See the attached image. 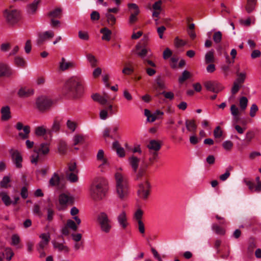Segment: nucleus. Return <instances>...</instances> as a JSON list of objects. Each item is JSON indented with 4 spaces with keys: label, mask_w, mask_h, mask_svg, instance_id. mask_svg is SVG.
I'll return each instance as SVG.
<instances>
[{
    "label": "nucleus",
    "mask_w": 261,
    "mask_h": 261,
    "mask_svg": "<svg viewBox=\"0 0 261 261\" xmlns=\"http://www.w3.org/2000/svg\"><path fill=\"white\" fill-rule=\"evenodd\" d=\"M185 124L187 129L191 132H195L197 129V125L194 120H186Z\"/></svg>",
    "instance_id": "24"
},
{
    "label": "nucleus",
    "mask_w": 261,
    "mask_h": 261,
    "mask_svg": "<svg viewBox=\"0 0 261 261\" xmlns=\"http://www.w3.org/2000/svg\"><path fill=\"white\" fill-rule=\"evenodd\" d=\"M66 226L73 231H76L77 229V226L75 222L71 219L67 221Z\"/></svg>",
    "instance_id": "47"
},
{
    "label": "nucleus",
    "mask_w": 261,
    "mask_h": 261,
    "mask_svg": "<svg viewBox=\"0 0 261 261\" xmlns=\"http://www.w3.org/2000/svg\"><path fill=\"white\" fill-rule=\"evenodd\" d=\"M105 16L107 18V21L110 26H113L116 21L115 16L110 13H106Z\"/></svg>",
    "instance_id": "34"
},
{
    "label": "nucleus",
    "mask_w": 261,
    "mask_h": 261,
    "mask_svg": "<svg viewBox=\"0 0 261 261\" xmlns=\"http://www.w3.org/2000/svg\"><path fill=\"white\" fill-rule=\"evenodd\" d=\"M40 3L39 0H35L33 2L30 4L27 8V12L29 14L34 13L38 8V5Z\"/></svg>",
    "instance_id": "28"
},
{
    "label": "nucleus",
    "mask_w": 261,
    "mask_h": 261,
    "mask_svg": "<svg viewBox=\"0 0 261 261\" xmlns=\"http://www.w3.org/2000/svg\"><path fill=\"white\" fill-rule=\"evenodd\" d=\"M90 18L92 21L98 20L100 18V14L96 11H93L90 14Z\"/></svg>",
    "instance_id": "60"
},
{
    "label": "nucleus",
    "mask_w": 261,
    "mask_h": 261,
    "mask_svg": "<svg viewBox=\"0 0 261 261\" xmlns=\"http://www.w3.org/2000/svg\"><path fill=\"white\" fill-rule=\"evenodd\" d=\"M107 189V181L102 178H97L90 186V196L94 201H100L105 197Z\"/></svg>",
    "instance_id": "1"
},
{
    "label": "nucleus",
    "mask_w": 261,
    "mask_h": 261,
    "mask_svg": "<svg viewBox=\"0 0 261 261\" xmlns=\"http://www.w3.org/2000/svg\"><path fill=\"white\" fill-rule=\"evenodd\" d=\"M155 82L158 85V87L161 89H164L166 88V86L164 82L162 80L160 76H158L155 79Z\"/></svg>",
    "instance_id": "45"
},
{
    "label": "nucleus",
    "mask_w": 261,
    "mask_h": 261,
    "mask_svg": "<svg viewBox=\"0 0 261 261\" xmlns=\"http://www.w3.org/2000/svg\"><path fill=\"white\" fill-rule=\"evenodd\" d=\"M76 64L74 62H66L65 59L62 58L60 63V68L61 70L64 71L70 68H74Z\"/></svg>",
    "instance_id": "19"
},
{
    "label": "nucleus",
    "mask_w": 261,
    "mask_h": 261,
    "mask_svg": "<svg viewBox=\"0 0 261 261\" xmlns=\"http://www.w3.org/2000/svg\"><path fill=\"white\" fill-rule=\"evenodd\" d=\"M128 161L129 165L132 168L133 171L135 172H136L138 168L139 163L140 162V159L136 156H132L129 158Z\"/></svg>",
    "instance_id": "21"
},
{
    "label": "nucleus",
    "mask_w": 261,
    "mask_h": 261,
    "mask_svg": "<svg viewBox=\"0 0 261 261\" xmlns=\"http://www.w3.org/2000/svg\"><path fill=\"white\" fill-rule=\"evenodd\" d=\"M53 245L54 247L58 249L59 251H63L65 253H68L70 251L69 248L67 246L64 245L62 243H59L54 241L53 242Z\"/></svg>",
    "instance_id": "27"
},
{
    "label": "nucleus",
    "mask_w": 261,
    "mask_h": 261,
    "mask_svg": "<svg viewBox=\"0 0 261 261\" xmlns=\"http://www.w3.org/2000/svg\"><path fill=\"white\" fill-rule=\"evenodd\" d=\"M117 220L120 227L123 229H126L129 224L127 221L126 214L124 211H122L118 215Z\"/></svg>",
    "instance_id": "12"
},
{
    "label": "nucleus",
    "mask_w": 261,
    "mask_h": 261,
    "mask_svg": "<svg viewBox=\"0 0 261 261\" xmlns=\"http://www.w3.org/2000/svg\"><path fill=\"white\" fill-rule=\"evenodd\" d=\"M258 110V109L257 106L255 103L252 104L250 110V116L251 117H254Z\"/></svg>",
    "instance_id": "51"
},
{
    "label": "nucleus",
    "mask_w": 261,
    "mask_h": 261,
    "mask_svg": "<svg viewBox=\"0 0 261 261\" xmlns=\"http://www.w3.org/2000/svg\"><path fill=\"white\" fill-rule=\"evenodd\" d=\"M20 242L19 237L17 234H13L12 236V243L14 246L17 245Z\"/></svg>",
    "instance_id": "64"
},
{
    "label": "nucleus",
    "mask_w": 261,
    "mask_h": 261,
    "mask_svg": "<svg viewBox=\"0 0 261 261\" xmlns=\"http://www.w3.org/2000/svg\"><path fill=\"white\" fill-rule=\"evenodd\" d=\"M241 85L238 84L237 82H234L233 86L231 89V93L232 94H236L240 90Z\"/></svg>",
    "instance_id": "59"
},
{
    "label": "nucleus",
    "mask_w": 261,
    "mask_h": 261,
    "mask_svg": "<svg viewBox=\"0 0 261 261\" xmlns=\"http://www.w3.org/2000/svg\"><path fill=\"white\" fill-rule=\"evenodd\" d=\"M100 33L102 34V36L101 37L102 40L108 41L110 40L111 35L112 34V32L110 30L107 28H104L100 30Z\"/></svg>",
    "instance_id": "26"
},
{
    "label": "nucleus",
    "mask_w": 261,
    "mask_h": 261,
    "mask_svg": "<svg viewBox=\"0 0 261 261\" xmlns=\"http://www.w3.org/2000/svg\"><path fill=\"white\" fill-rule=\"evenodd\" d=\"M10 182V177L5 176L3 177V179L0 182L1 186L2 188H7L9 187L8 184Z\"/></svg>",
    "instance_id": "48"
},
{
    "label": "nucleus",
    "mask_w": 261,
    "mask_h": 261,
    "mask_svg": "<svg viewBox=\"0 0 261 261\" xmlns=\"http://www.w3.org/2000/svg\"><path fill=\"white\" fill-rule=\"evenodd\" d=\"M190 77V73L187 70H184L181 76L178 78V82L180 84L183 83L186 80Z\"/></svg>",
    "instance_id": "41"
},
{
    "label": "nucleus",
    "mask_w": 261,
    "mask_h": 261,
    "mask_svg": "<svg viewBox=\"0 0 261 261\" xmlns=\"http://www.w3.org/2000/svg\"><path fill=\"white\" fill-rule=\"evenodd\" d=\"M160 94L163 95L166 98L170 100H172L174 98V93L172 92H166L164 91Z\"/></svg>",
    "instance_id": "63"
},
{
    "label": "nucleus",
    "mask_w": 261,
    "mask_h": 261,
    "mask_svg": "<svg viewBox=\"0 0 261 261\" xmlns=\"http://www.w3.org/2000/svg\"><path fill=\"white\" fill-rule=\"evenodd\" d=\"M62 9L57 8L50 12H49L47 16L50 19L60 18L62 16Z\"/></svg>",
    "instance_id": "20"
},
{
    "label": "nucleus",
    "mask_w": 261,
    "mask_h": 261,
    "mask_svg": "<svg viewBox=\"0 0 261 261\" xmlns=\"http://www.w3.org/2000/svg\"><path fill=\"white\" fill-rule=\"evenodd\" d=\"M143 212L141 209H138L134 214V218L138 222L139 221H142Z\"/></svg>",
    "instance_id": "49"
},
{
    "label": "nucleus",
    "mask_w": 261,
    "mask_h": 261,
    "mask_svg": "<svg viewBox=\"0 0 261 261\" xmlns=\"http://www.w3.org/2000/svg\"><path fill=\"white\" fill-rule=\"evenodd\" d=\"M174 44L176 47H180L184 46L186 44V42L183 40L176 37L174 39Z\"/></svg>",
    "instance_id": "55"
},
{
    "label": "nucleus",
    "mask_w": 261,
    "mask_h": 261,
    "mask_svg": "<svg viewBox=\"0 0 261 261\" xmlns=\"http://www.w3.org/2000/svg\"><path fill=\"white\" fill-rule=\"evenodd\" d=\"M59 201L61 205H72L74 202L73 198L65 193H62L59 195Z\"/></svg>",
    "instance_id": "13"
},
{
    "label": "nucleus",
    "mask_w": 261,
    "mask_h": 261,
    "mask_svg": "<svg viewBox=\"0 0 261 261\" xmlns=\"http://www.w3.org/2000/svg\"><path fill=\"white\" fill-rule=\"evenodd\" d=\"M84 140V137L82 135H75L73 138V144L76 145L82 142Z\"/></svg>",
    "instance_id": "61"
},
{
    "label": "nucleus",
    "mask_w": 261,
    "mask_h": 261,
    "mask_svg": "<svg viewBox=\"0 0 261 261\" xmlns=\"http://www.w3.org/2000/svg\"><path fill=\"white\" fill-rule=\"evenodd\" d=\"M237 78L236 79L235 82H237L238 84L242 85L245 82L246 79V73L245 72H241L237 73Z\"/></svg>",
    "instance_id": "40"
},
{
    "label": "nucleus",
    "mask_w": 261,
    "mask_h": 261,
    "mask_svg": "<svg viewBox=\"0 0 261 261\" xmlns=\"http://www.w3.org/2000/svg\"><path fill=\"white\" fill-rule=\"evenodd\" d=\"M1 119L3 121H7L11 117L10 109L9 106H5L1 109Z\"/></svg>",
    "instance_id": "22"
},
{
    "label": "nucleus",
    "mask_w": 261,
    "mask_h": 261,
    "mask_svg": "<svg viewBox=\"0 0 261 261\" xmlns=\"http://www.w3.org/2000/svg\"><path fill=\"white\" fill-rule=\"evenodd\" d=\"M33 94V90L27 88H21L18 92V95L21 97H28L32 95Z\"/></svg>",
    "instance_id": "23"
},
{
    "label": "nucleus",
    "mask_w": 261,
    "mask_h": 261,
    "mask_svg": "<svg viewBox=\"0 0 261 261\" xmlns=\"http://www.w3.org/2000/svg\"><path fill=\"white\" fill-rule=\"evenodd\" d=\"M222 146L225 150H230L233 146V143L229 140H227L223 143Z\"/></svg>",
    "instance_id": "52"
},
{
    "label": "nucleus",
    "mask_w": 261,
    "mask_h": 261,
    "mask_svg": "<svg viewBox=\"0 0 261 261\" xmlns=\"http://www.w3.org/2000/svg\"><path fill=\"white\" fill-rule=\"evenodd\" d=\"M204 60L205 64H210L214 62V51L213 49H212L206 53Z\"/></svg>",
    "instance_id": "30"
},
{
    "label": "nucleus",
    "mask_w": 261,
    "mask_h": 261,
    "mask_svg": "<svg viewBox=\"0 0 261 261\" xmlns=\"http://www.w3.org/2000/svg\"><path fill=\"white\" fill-rule=\"evenodd\" d=\"M204 86L208 91L218 93L223 89V86L216 81H208L204 83Z\"/></svg>",
    "instance_id": "8"
},
{
    "label": "nucleus",
    "mask_w": 261,
    "mask_h": 261,
    "mask_svg": "<svg viewBox=\"0 0 261 261\" xmlns=\"http://www.w3.org/2000/svg\"><path fill=\"white\" fill-rule=\"evenodd\" d=\"M67 144L63 140H60L58 145V150L61 153H64L66 151Z\"/></svg>",
    "instance_id": "44"
},
{
    "label": "nucleus",
    "mask_w": 261,
    "mask_h": 261,
    "mask_svg": "<svg viewBox=\"0 0 261 261\" xmlns=\"http://www.w3.org/2000/svg\"><path fill=\"white\" fill-rule=\"evenodd\" d=\"M12 74V70L7 64L0 63V77L3 76L9 77Z\"/></svg>",
    "instance_id": "15"
},
{
    "label": "nucleus",
    "mask_w": 261,
    "mask_h": 261,
    "mask_svg": "<svg viewBox=\"0 0 261 261\" xmlns=\"http://www.w3.org/2000/svg\"><path fill=\"white\" fill-rule=\"evenodd\" d=\"M55 34L53 31H47L43 33H40L38 35V39L36 41L37 44L40 46L45 41L53 38Z\"/></svg>",
    "instance_id": "9"
},
{
    "label": "nucleus",
    "mask_w": 261,
    "mask_h": 261,
    "mask_svg": "<svg viewBox=\"0 0 261 261\" xmlns=\"http://www.w3.org/2000/svg\"><path fill=\"white\" fill-rule=\"evenodd\" d=\"M52 101L45 97H39L36 101L38 109L40 111H44L48 109L52 105Z\"/></svg>",
    "instance_id": "7"
},
{
    "label": "nucleus",
    "mask_w": 261,
    "mask_h": 261,
    "mask_svg": "<svg viewBox=\"0 0 261 261\" xmlns=\"http://www.w3.org/2000/svg\"><path fill=\"white\" fill-rule=\"evenodd\" d=\"M137 54V55L143 58L147 54L148 49L146 48H141V46L139 45H136Z\"/></svg>",
    "instance_id": "35"
},
{
    "label": "nucleus",
    "mask_w": 261,
    "mask_h": 261,
    "mask_svg": "<svg viewBox=\"0 0 261 261\" xmlns=\"http://www.w3.org/2000/svg\"><path fill=\"white\" fill-rule=\"evenodd\" d=\"M5 251L6 254L7 255L6 259L8 261H10L12 259V257L13 256L14 254V252H13L12 249L10 248H7L5 249Z\"/></svg>",
    "instance_id": "58"
},
{
    "label": "nucleus",
    "mask_w": 261,
    "mask_h": 261,
    "mask_svg": "<svg viewBox=\"0 0 261 261\" xmlns=\"http://www.w3.org/2000/svg\"><path fill=\"white\" fill-rule=\"evenodd\" d=\"M39 238L41 240L37 245V250L44 249V248L48 244L50 241V235L48 233H43L40 235Z\"/></svg>",
    "instance_id": "11"
},
{
    "label": "nucleus",
    "mask_w": 261,
    "mask_h": 261,
    "mask_svg": "<svg viewBox=\"0 0 261 261\" xmlns=\"http://www.w3.org/2000/svg\"><path fill=\"white\" fill-rule=\"evenodd\" d=\"M150 152H157L161 148V144L160 141L155 140H151L149 141L147 146Z\"/></svg>",
    "instance_id": "16"
},
{
    "label": "nucleus",
    "mask_w": 261,
    "mask_h": 261,
    "mask_svg": "<svg viewBox=\"0 0 261 261\" xmlns=\"http://www.w3.org/2000/svg\"><path fill=\"white\" fill-rule=\"evenodd\" d=\"M0 197L2 198V200L6 206H9L12 204V201L11 200L10 197L5 192H2L0 193Z\"/></svg>",
    "instance_id": "32"
},
{
    "label": "nucleus",
    "mask_w": 261,
    "mask_h": 261,
    "mask_svg": "<svg viewBox=\"0 0 261 261\" xmlns=\"http://www.w3.org/2000/svg\"><path fill=\"white\" fill-rule=\"evenodd\" d=\"M60 178L58 174L54 173L49 180V185L51 187L58 186L59 185Z\"/></svg>",
    "instance_id": "29"
},
{
    "label": "nucleus",
    "mask_w": 261,
    "mask_h": 261,
    "mask_svg": "<svg viewBox=\"0 0 261 261\" xmlns=\"http://www.w3.org/2000/svg\"><path fill=\"white\" fill-rule=\"evenodd\" d=\"M47 133V130L44 126H38L35 128V133L37 136H42Z\"/></svg>",
    "instance_id": "38"
},
{
    "label": "nucleus",
    "mask_w": 261,
    "mask_h": 261,
    "mask_svg": "<svg viewBox=\"0 0 261 261\" xmlns=\"http://www.w3.org/2000/svg\"><path fill=\"white\" fill-rule=\"evenodd\" d=\"M212 229L217 234L223 236L225 233V229L218 224H213L212 226Z\"/></svg>",
    "instance_id": "33"
},
{
    "label": "nucleus",
    "mask_w": 261,
    "mask_h": 261,
    "mask_svg": "<svg viewBox=\"0 0 261 261\" xmlns=\"http://www.w3.org/2000/svg\"><path fill=\"white\" fill-rule=\"evenodd\" d=\"M78 34L79 38L82 40H88L89 38V35L86 32L80 31Z\"/></svg>",
    "instance_id": "62"
},
{
    "label": "nucleus",
    "mask_w": 261,
    "mask_h": 261,
    "mask_svg": "<svg viewBox=\"0 0 261 261\" xmlns=\"http://www.w3.org/2000/svg\"><path fill=\"white\" fill-rule=\"evenodd\" d=\"M67 126L69 129L73 132L76 128V123L70 120H68L66 123Z\"/></svg>",
    "instance_id": "50"
},
{
    "label": "nucleus",
    "mask_w": 261,
    "mask_h": 261,
    "mask_svg": "<svg viewBox=\"0 0 261 261\" xmlns=\"http://www.w3.org/2000/svg\"><path fill=\"white\" fill-rule=\"evenodd\" d=\"M15 127L18 130L23 129L24 133L20 132L18 134V136L21 139H25L29 137V134L30 133V127L29 125L23 126L21 122H18L16 123Z\"/></svg>",
    "instance_id": "10"
},
{
    "label": "nucleus",
    "mask_w": 261,
    "mask_h": 261,
    "mask_svg": "<svg viewBox=\"0 0 261 261\" xmlns=\"http://www.w3.org/2000/svg\"><path fill=\"white\" fill-rule=\"evenodd\" d=\"M145 173H146V169H145V168H142V167L140 168V169H139L138 172L136 174V180H139L140 179H141V178H142V177H143L145 175Z\"/></svg>",
    "instance_id": "54"
},
{
    "label": "nucleus",
    "mask_w": 261,
    "mask_h": 261,
    "mask_svg": "<svg viewBox=\"0 0 261 261\" xmlns=\"http://www.w3.org/2000/svg\"><path fill=\"white\" fill-rule=\"evenodd\" d=\"M65 88L74 97H77L83 92V80L79 76H72L66 82Z\"/></svg>",
    "instance_id": "3"
},
{
    "label": "nucleus",
    "mask_w": 261,
    "mask_h": 261,
    "mask_svg": "<svg viewBox=\"0 0 261 261\" xmlns=\"http://www.w3.org/2000/svg\"><path fill=\"white\" fill-rule=\"evenodd\" d=\"M248 102V100L246 97L243 96L240 98L239 100V105L241 110L244 111L246 109Z\"/></svg>",
    "instance_id": "39"
},
{
    "label": "nucleus",
    "mask_w": 261,
    "mask_h": 261,
    "mask_svg": "<svg viewBox=\"0 0 261 261\" xmlns=\"http://www.w3.org/2000/svg\"><path fill=\"white\" fill-rule=\"evenodd\" d=\"M138 12H132L129 18V23L132 24L137 20V16L139 14Z\"/></svg>",
    "instance_id": "57"
},
{
    "label": "nucleus",
    "mask_w": 261,
    "mask_h": 261,
    "mask_svg": "<svg viewBox=\"0 0 261 261\" xmlns=\"http://www.w3.org/2000/svg\"><path fill=\"white\" fill-rule=\"evenodd\" d=\"M12 159L17 168H21L22 158L21 154L18 151L15 150L12 153Z\"/></svg>",
    "instance_id": "14"
},
{
    "label": "nucleus",
    "mask_w": 261,
    "mask_h": 261,
    "mask_svg": "<svg viewBox=\"0 0 261 261\" xmlns=\"http://www.w3.org/2000/svg\"><path fill=\"white\" fill-rule=\"evenodd\" d=\"M86 58L92 67H95L96 66L97 60L95 56L91 54H88L86 55Z\"/></svg>",
    "instance_id": "37"
},
{
    "label": "nucleus",
    "mask_w": 261,
    "mask_h": 261,
    "mask_svg": "<svg viewBox=\"0 0 261 261\" xmlns=\"http://www.w3.org/2000/svg\"><path fill=\"white\" fill-rule=\"evenodd\" d=\"M116 192L121 200L126 198L129 194V185L127 178L119 172L115 174Z\"/></svg>",
    "instance_id": "2"
},
{
    "label": "nucleus",
    "mask_w": 261,
    "mask_h": 261,
    "mask_svg": "<svg viewBox=\"0 0 261 261\" xmlns=\"http://www.w3.org/2000/svg\"><path fill=\"white\" fill-rule=\"evenodd\" d=\"M4 16L7 22L10 24H14L17 23L20 18L19 12L16 10H5Z\"/></svg>",
    "instance_id": "6"
},
{
    "label": "nucleus",
    "mask_w": 261,
    "mask_h": 261,
    "mask_svg": "<svg viewBox=\"0 0 261 261\" xmlns=\"http://www.w3.org/2000/svg\"><path fill=\"white\" fill-rule=\"evenodd\" d=\"M49 148L47 144L42 143L40 145L39 148L36 150L38 153L46 154L49 152Z\"/></svg>",
    "instance_id": "36"
},
{
    "label": "nucleus",
    "mask_w": 261,
    "mask_h": 261,
    "mask_svg": "<svg viewBox=\"0 0 261 261\" xmlns=\"http://www.w3.org/2000/svg\"><path fill=\"white\" fill-rule=\"evenodd\" d=\"M97 219L101 231L105 233H110L112 228V222L108 214L100 212L97 215Z\"/></svg>",
    "instance_id": "4"
},
{
    "label": "nucleus",
    "mask_w": 261,
    "mask_h": 261,
    "mask_svg": "<svg viewBox=\"0 0 261 261\" xmlns=\"http://www.w3.org/2000/svg\"><path fill=\"white\" fill-rule=\"evenodd\" d=\"M76 172L69 173L68 171H66V174L67 175L68 179L72 182H76L78 180V177L75 174Z\"/></svg>",
    "instance_id": "42"
},
{
    "label": "nucleus",
    "mask_w": 261,
    "mask_h": 261,
    "mask_svg": "<svg viewBox=\"0 0 261 261\" xmlns=\"http://www.w3.org/2000/svg\"><path fill=\"white\" fill-rule=\"evenodd\" d=\"M112 148L116 151L117 155L120 158H123L125 155L124 148L120 146L118 141H116L113 143Z\"/></svg>",
    "instance_id": "17"
},
{
    "label": "nucleus",
    "mask_w": 261,
    "mask_h": 261,
    "mask_svg": "<svg viewBox=\"0 0 261 261\" xmlns=\"http://www.w3.org/2000/svg\"><path fill=\"white\" fill-rule=\"evenodd\" d=\"M15 63L17 66L24 67L25 65V60L21 57H16L15 58Z\"/></svg>",
    "instance_id": "43"
},
{
    "label": "nucleus",
    "mask_w": 261,
    "mask_h": 261,
    "mask_svg": "<svg viewBox=\"0 0 261 261\" xmlns=\"http://www.w3.org/2000/svg\"><path fill=\"white\" fill-rule=\"evenodd\" d=\"M257 0H247L245 10L248 13L253 12L255 8Z\"/></svg>",
    "instance_id": "25"
},
{
    "label": "nucleus",
    "mask_w": 261,
    "mask_h": 261,
    "mask_svg": "<svg viewBox=\"0 0 261 261\" xmlns=\"http://www.w3.org/2000/svg\"><path fill=\"white\" fill-rule=\"evenodd\" d=\"M222 33L220 31L215 32L213 35V40L216 43H220L222 40Z\"/></svg>",
    "instance_id": "46"
},
{
    "label": "nucleus",
    "mask_w": 261,
    "mask_h": 261,
    "mask_svg": "<svg viewBox=\"0 0 261 261\" xmlns=\"http://www.w3.org/2000/svg\"><path fill=\"white\" fill-rule=\"evenodd\" d=\"M222 130L220 126H217L214 130V136L216 138H219L222 136Z\"/></svg>",
    "instance_id": "53"
},
{
    "label": "nucleus",
    "mask_w": 261,
    "mask_h": 261,
    "mask_svg": "<svg viewBox=\"0 0 261 261\" xmlns=\"http://www.w3.org/2000/svg\"><path fill=\"white\" fill-rule=\"evenodd\" d=\"M128 7L129 8V11H130V13H132V12H136L137 11L138 12V13L140 12L139 7L136 4H134V3L128 4Z\"/></svg>",
    "instance_id": "56"
},
{
    "label": "nucleus",
    "mask_w": 261,
    "mask_h": 261,
    "mask_svg": "<svg viewBox=\"0 0 261 261\" xmlns=\"http://www.w3.org/2000/svg\"><path fill=\"white\" fill-rule=\"evenodd\" d=\"M230 112L231 115L233 116V119L236 122L239 120V110L235 105H232L230 107Z\"/></svg>",
    "instance_id": "31"
},
{
    "label": "nucleus",
    "mask_w": 261,
    "mask_h": 261,
    "mask_svg": "<svg viewBox=\"0 0 261 261\" xmlns=\"http://www.w3.org/2000/svg\"><path fill=\"white\" fill-rule=\"evenodd\" d=\"M151 189V184L148 179L145 178L139 183L138 186L137 195L138 197L143 199L148 198Z\"/></svg>",
    "instance_id": "5"
},
{
    "label": "nucleus",
    "mask_w": 261,
    "mask_h": 261,
    "mask_svg": "<svg viewBox=\"0 0 261 261\" xmlns=\"http://www.w3.org/2000/svg\"><path fill=\"white\" fill-rule=\"evenodd\" d=\"M92 98L94 101L98 102L101 105H105L108 102V95L105 94L104 96H101L99 94L95 93L92 95Z\"/></svg>",
    "instance_id": "18"
}]
</instances>
